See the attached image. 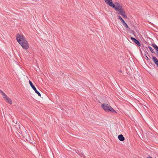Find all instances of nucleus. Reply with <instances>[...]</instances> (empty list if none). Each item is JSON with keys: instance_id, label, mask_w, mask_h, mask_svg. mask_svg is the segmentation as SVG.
Segmentation results:
<instances>
[{"instance_id": "nucleus-12", "label": "nucleus", "mask_w": 158, "mask_h": 158, "mask_svg": "<svg viewBox=\"0 0 158 158\" xmlns=\"http://www.w3.org/2000/svg\"><path fill=\"white\" fill-rule=\"evenodd\" d=\"M148 48L151 51V52L152 53H154V51H153V49L152 47H151L150 46H148Z\"/></svg>"}, {"instance_id": "nucleus-1", "label": "nucleus", "mask_w": 158, "mask_h": 158, "mask_svg": "<svg viewBox=\"0 0 158 158\" xmlns=\"http://www.w3.org/2000/svg\"><path fill=\"white\" fill-rule=\"evenodd\" d=\"M16 38L17 41L23 48L24 49H27L28 48L29 44L23 35L18 34Z\"/></svg>"}, {"instance_id": "nucleus-14", "label": "nucleus", "mask_w": 158, "mask_h": 158, "mask_svg": "<svg viewBox=\"0 0 158 158\" xmlns=\"http://www.w3.org/2000/svg\"><path fill=\"white\" fill-rule=\"evenodd\" d=\"M79 155L81 156H84V155L81 153V154H79Z\"/></svg>"}, {"instance_id": "nucleus-8", "label": "nucleus", "mask_w": 158, "mask_h": 158, "mask_svg": "<svg viewBox=\"0 0 158 158\" xmlns=\"http://www.w3.org/2000/svg\"><path fill=\"white\" fill-rule=\"evenodd\" d=\"M151 45L155 49L156 55L158 57V47L155 44H152Z\"/></svg>"}, {"instance_id": "nucleus-10", "label": "nucleus", "mask_w": 158, "mask_h": 158, "mask_svg": "<svg viewBox=\"0 0 158 158\" xmlns=\"http://www.w3.org/2000/svg\"><path fill=\"white\" fill-rule=\"evenodd\" d=\"M5 99L9 104L10 105H11L12 104V100L8 97L6 98Z\"/></svg>"}, {"instance_id": "nucleus-16", "label": "nucleus", "mask_w": 158, "mask_h": 158, "mask_svg": "<svg viewBox=\"0 0 158 158\" xmlns=\"http://www.w3.org/2000/svg\"><path fill=\"white\" fill-rule=\"evenodd\" d=\"M146 58L147 60H148L149 58L148 57H147V56H146Z\"/></svg>"}, {"instance_id": "nucleus-15", "label": "nucleus", "mask_w": 158, "mask_h": 158, "mask_svg": "<svg viewBox=\"0 0 158 158\" xmlns=\"http://www.w3.org/2000/svg\"><path fill=\"white\" fill-rule=\"evenodd\" d=\"M0 92L2 94H3V93H4L3 91H2L1 89H0Z\"/></svg>"}, {"instance_id": "nucleus-9", "label": "nucleus", "mask_w": 158, "mask_h": 158, "mask_svg": "<svg viewBox=\"0 0 158 158\" xmlns=\"http://www.w3.org/2000/svg\"><path fill=\"white\" fill-rule=\"evenodd\" d=\"M152 59L155 64L158 67V60L157 58L155 56H153Z\"/></svg>"}, {"instance_id": "nucleus-4", "label": "nucleus", "mask_w": 158, "mask_h": 158, "mask_svg": "<svg viewBox=\"0 0 158 158\" xmlns=\"http://www.w3.org/2000/svg\"><path fill=\"white\" fill-rule=\"evenodd\" d=\"M29 83L31 88L35 91V93H36L40 97L41 94L37 90L35 86L33 85V84L32 82H31V81H29Z\"/></svg>"}, {"instance_id": "nucleus-6", "label": "nucleus", "mask_w": 158, "mask_h": 158, "mask_svg": "<svg viewBox=\"0 0 158 158\" xmlns=\"http://www.w3.org/2000/svg\"><path fill=\"white\" fill-rule=\"evenodd\" d=\"M105 2L111 7H114V4L112 2V0H104Z\"/></svg>"}, {"instance_id": "nucleus-3", "label": "nucleus", "mask_w": 158, "mask_h": 158, "mask_svg": "<svg viewBox=\"0 0 158 158\" xmlns=\"http://www.w3.org/2000/svg\"><path fill=\"white\" fill-rule=\"evenodd\" d=\"M101 107L103 110L107 112H112L116 113V111L113 109L110 105L107 104L103 103L101 105Z\"/></svg>"}, {"instance_id": "nucleus-11", "label": "nucleus", "mask_w": 158, "mask_h": 158, "mask_svg": "<svg viewBox=\"0 0 158 158\" xmlns=\"http://www.w3.org/2000/svg\"><path fill=\"white\" fill-rule=\"evenodd\" d=\"M118 139L121 141H123L125 139V138L122 135H120L118 136Z\"/></svg>"}, {"instance_id": "nucleus-17", "label": "nucleus", "mask_w": 158, "mask_h": 158, "mask_svg": "<svg viewBox=\"0 0 158 158\" xmlns=\"http://www.w3.org/2000/svg\"><path fill=\"white\" fill-rule=\"evenodd\" d=\"M147 158H152L151 157L149 156V157H148Z\"/></svg>"}, {"instance_id": "nucleus-5", "label": "nucleus", "mask_w": 158, "mask_h": 158, "mask_svg": "<svg viewBox=\"0 0 158 158\" xmlns=\"http://www.w3.org/2000/svg\"><path fill=\"white\" fill-rule=\"evenodd\" d=\"M118 19H119V20H121L122 24L127 29H130V28L129 27L127 24L123 20V19H122V18L120 16H118Z\"/></svg>"}, {"instance_id": "nucleus-2", "label": "nucleus", "mask_w": 158, "mask_h": 158, "mask_svg": "<svg viewBox=\"0 0 158 158\" xmlns=\"http://www.w3.org/2000/svg\"><path fill=\"white\" fill-rule=\"evenodd\" d=\"M114 7H112L114 8L116 11H118V14L120 15L125 19L127 18L126 11L122 6L119 3H115Z\"/></svg>"}, {"instance_id": "nucleus-13", "label": "nucleus", "mask_w": 158, "mask_h": 158, "mask_svg": "<svg viewBox=\"0 0 158 158\" xmlns=\"http://www.w3.org/2000/svg\"><path fill=\"white\" fill-rule=\"evenodd\" d=\"M2 95L3 96V98L5 99L8 96H7L6 94H5L4 93H3V94H2Z\"/></svg>"}, {"instance_id": "nucleus-7", "label": "nucleus", "mask_w": 158, "mask_h": 158, "mask_svg": "<svg viewBox=\"0 0 158 158\" xmlns=\"http://www.w3.org/2000/svg\"><path fill=\"white\" fill-rule=\"evenodd\" d=\"M130 39L132 41L134 42L135 44H136L138 46H140V44L139 42L135 38L131 37Z\"/></svg>"}]
</instances>
